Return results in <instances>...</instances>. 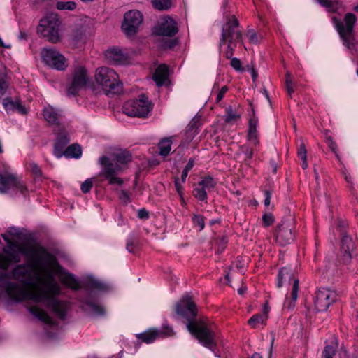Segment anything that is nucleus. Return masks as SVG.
I'll return each mask as SVG.
<instances>
[{
  "label": "nucleus",
  "mask_w": 358,
  "mask_h": 358,
  "mask_svg": "<svg viewBox=\"0 0 358 358\" xmlns=\"http://www.w3.org/2000/svg\"><path fill=\"white\" fill-rule=\"evenodd\" d=\"M19 252L29 262L18 264L12 270L11 278L20 285L6 281L4 290L7 295L15 301L29 300L35 303L36 305L29 307V312L45 324H52V320L38 307V303L47 306L60 319H64L68 303L56 299L60 287L55 275L59 274L62 282L74 290L80 288L79 281L73 274L62 271L55 257L41 246L20 248Z\"/></svg>",
  "instance_id": "1"
},
{
  "label": "nucleus",
  "mask_w": 358,
  "mask_h": 358,
  "mask_svg": "<svg viewBox=\"0 0 358 358\" xmlns=\"http://www.w3.org/2000/svg\"><path fill=\"white\" fill-rule=\"evenodd\" d=\"M177 314L188 320L187 328L204 347L214 351L216 346L215 333L213 324L207 320L194 319L196 314V307L192 299L185 296L176 305Z\"/></svg>",
  "instance_id": "2"
},
{
  "label": "nucleus",
  "mask_w": 358,
  "mask_h": 358,
  "mask_svg": "<svg viewBox=\"0 0 358 358\" xmlns=\"http://www.w3.org/2000/svg\"><path fill=\"white\" fill-rule=\"evenodd\" d=\"M116 163H113L108 157L103 156L99 159V164L102 166L100 175L106 178L110 185H120L123 180L117 175L122 172V164H125L131 160V155L127 150H120L113 154Z\"/></svg>",
  "instance_id": "3"
},
{
  "label": "nucleus",
  "mask_w": 358,
  "mask_h": 358,
  "mask_svg": "<svg viewBox=\"0 0 358 358\" xmlns=\"http://www.w3.org/2000/svg\"><path fill=\"white\" fill-rule=\"evenodd\" d=\"M96 82L102 86L107 94H118L122 91V85L118 79V75L112 69L102 66L96 70Z\"/></svg>",
  "instance_id": "4"
},
{
  "label": "nucleus",
  "mask_w": 358,
  "mask_h": 358,
  "mask_svg": "<svg viewBox=\"0 0 358 358\" xmlns=\"http://www.w3.org/2000/svg\"><path fill=\"white\" fill-rule=\"evenodd\" d=\"M333 21L336 29L343 41V45L350 50L352 51L355 46V38L354 34V26L357 21L355 14L348 13L345 14L343 21L333 17Z\"/></svg>",
  "instance_id": "5"
},
{
  "label": "nucleus",
  "mask_w": 358,
  "mask_h": 358,
  "mask_svg": "<svg viewBox=\"0 0 358 358\" xmlns=\"http://www.w3.org/2000/svg\"><path fill=\"white\" fill-rule=\"evenodd\" d=\"M122 109L128 116L146 117L152 111V105L148 97L141 94L138 99L127 101Z\"/></svg>",
  "instance_id": "6"
},
{
  "label": "nucleus",
  "mask_w": 358,
  "mask_h": 358,
  "mask_svg": "<svg viewBox=\"0 0 358 358\" xmlns=\"http://www.w3.org/2000/svg\"><path fill=\"white\" fill-rule=\"evenodd\" d=\"M292 279L294 280V283L292 288L291 299L290 301L286 298L284 303V308L288 310L293 309L295 306V303L298 298L299 292V280L293 278V273L291 271L285 267L282 268L277 275V287L281 288L287 282H289Z\"/></svg>",
  "instance_id": "7"
},
{
  "label": "nucleus",
  "mask_w": 358,
  "mask_h": 358,
  "mask_svg": "<svg viewBox=\"0 0 358 358\" xmlns=\"http://www.w3.org/2000/svg\"><path fill=\"white\" fill-rule=\"evenodd\" d=\"M59 22L56 16L49 15L43 18L38 26L37 31L53 43L60 40L59 34Z\"/></svg>",
  "instance_id": "8"
},
{
  "label": "nucleus",
  "mask_w": 358,
  "mask_h": 358,
  "mask_svg": "<svg viewBox=\"0 0 358 358\" xmlns=\"http://www.w3.org/2000/svg\"><path fill=\"white\" fill-rule=\"evenodd\" d=\"M88 82L89 76L86 69L81 66L76 67L69 80L67 95L75 96L79 91L85 87Z\"/></svg>",
  "instance_id": "9"
},
{
  "label": "nucleus",
  "mask_w": 358,
  "mask_h": 358,
  "mask_svg": "<svg viewBox=\"0 0 358 358\" xmlns=\"http://www.w3.org/2000/svg\"><path fill=\"white\" fill-rule=\"evenodd\" d=\"M243 34L242 30L239 27L238 20L233 16L223 26L222 30V37L220 38V47L224 43H239L242 41Z\"/></svg>",
  "instance_id": "10"
},
{
  "label": "nucleus",
  "mask_w": 358,
  "mask_h": 358,
  "mask_svg": "<svg viewBox=\"0 0 358 358\" xmlns=\"http://www.w3.org/2000/svg\"><path fill=\"white\" fill-rule=\"evenodd\" d=\"M43 61L52 69L63 71L68 66L64 56L53 48H43L41 51Z\"/></svg>",
  "instance_id": "11"
},
{
  "label": "nucleus",
  "mask_w": 358,
  "mask_h": 358,
  "mask_svg": "<svg viewBox=\"0 0 358 358\" xmlns=\"http://www.w3.org/2000/svg\"><path fill=\"white\" fill-rule=\"evenodd\" d=\"M293 219L289 218L282 220L277 226L275 240L281 245H286L292 243L294 240Z\"/></svg>",
  "instance_id": "12"
},
{
  "label": "nucleus",
  "mask_w": 358,
  "mask_h": 358,
  "mask_svg": "<svg viewBox=\"0 0 358 358\" xmlns=\"http://www.w3.org/2000/svg\"><path fill=\"white\" fill-rule=\"evenodd\" d=\"M143 20L141 13L136 10H129L124 14L122 29L127 36L137 33Z\"/></svg>",
  "instance_id": "13"
},
{
  "label": "nucleus",
  "mask_w": 358,
  "mask_h": 358,
  "mask_svg": "<svg viewBox=\"0 0 358 358\" xmlns=\"http://www.w3.org/2000/svg\"><path fill=\"white\" fill-rule=\"evenodd\" d=\"M336 293L327 288L319 289L315 293V306L317 311H325L336 300Z\"/></svg>",
  "instance_id": "14"
},
{
  "label": "nucleus",
  "mask_w": 358,
  "mask_h": 358,
  "mask_svg": "<svg viewBox=\"0 0 358 358\" xmlns=\"http://www.w3.org/2000/svg\"><path fill=\"white\" fill-rule=\"evenodd\" d=\"M178 31L177 22L170 17H164L157 27L154 29V33L158 36H173Z\"/></svg>",
  "instance_id": "15"
},
{
  "label": "nucleus",
  "mask_w": 358,
  "mask_h": 358,
  "mask_svg": "<svg viewBox=\"0 0 358 358\" xmlns=\"http://www.w3.org/2000/svg\"><path fill=\"white\" fill-rule=\"evenodd\" d=\"M355 249V243L352 238L348 235H343L341 239L339 261L343 264L350 262L352 257V252Z\"/></svg>",
  "instance_id": "16"
},
{
  "label": "nucleus",
  "mask_w": 358,
  "mask_h": 358,
  "mask_svg": "<svg viewBox=\"0 0 358 358\" xmlns=\"http://www.w3.org/2000/svg\"><path fill=\"white\" fill-rule=\"evenodd\" d=\"M13 245H9L8 248H3V253L0 254V268L7 270L12 262L20 261V252L13 248Z\"/></svg>",
  "instance_id": "17"
},
{
  "label": "nucleus",
  "mask_w": 358,
  "mask_h": 358,
  "mask_svg": "<svg viewBox=\"0 0 358 358\" xmlns=\"http://www.w3.org/2000/svg\"><path fill=\"white\" fill-rule=\"evenodd\" d=\"M43 115L45 120L52 126L61 127L63 122V115L60 110L55 108L51 106L44 108Z\"/></svg>",
  "instance_id": "18"
},
{
  "label": "nucleus",
  "mask_w": 358,
  "mask_h": 358,
  "mask_svg": "<svg viewBox=\"0 0 358 358\" xmlns=\"http://www.w3.org/2000/svg\"><path fill=\"white\" fill-rule=\"evenodd\" d=\"M173 334L171 327H165L163 331L157 329L150 330L145 333L139 334L137 338L146 343H152L157 337L169 336Z\"/></svg>",
  "instance_id": "19"
},
{
  "label": "nucleus",
  "mask_w": 358,
  "mask_h": 358,
  "mask_svg": "<svg viewBox=\"0 0 358 358\" xmlns=\"http://www.w3.org/2000/svg\"><path fill=\"white\" fill-rule=\"evenodd\" d=\"M106 57L115 64H122L129 58V54L119 48H109L105 53Z\"/></svg>",
  "instance_id": "20"
},
{
  "label": "nucleus",
  "mask_w": 358,
  "mask_h": 358,
  "mask_svg": "<svg viewBox=\"0 0 358 358\" xmlns=\"http://www.w3.org/2000/svg\"><path fill=\"white\" fill-rule=\"evenodd\" d=\"M61 131L57 134L55 143L54 144V155L57 157H61L65 155V148L69 142V139L65 132L63 131V127H61Z\"/></svg>",
  "instance_id": "21"
},
{
  "label": "nucleus",
  "mask_w": 358,
  "mask_h": 358,
  "mask_svg": "<svg viewBox=\"0 0 358 358\" xmlns=\"http://www.w3.org/2000/svg\"><path fill=\"white\" fill-rule=\"evenodd\" d=\"M13 183H15V175L10 173V167L7 166L5 168L4 173H0V192H7L13 188Z\"/></svg>",
  "instance_id": "22"
},
{
  "label": "nucleus",
  "mask_w": 358,
  "mask_h": 358,
  "mask_svg": "<svg viewBox=\"0 0 358 358\" xmlns=\"http://www.w3.org/2000/svg\"><path fill=\"white\" fill-rule=\"evenodd\" d=\"M157 86L165 85L169 78V69L165 64H160L156 69L152 76Z\"/></svg>",
  "instance_id": "23"
},
{
  "label": "nucleus",
  "mask_w": 358,
  "mask_h": 358,
  "mask_svg": "<svg viewBox=\"0 0 358 358\" xmlns=\"http://www.w3.org/2000/svg\"><path fill=\"white\" fill-rule=\"evenodd\" d=\"M2 104L5 110L8 112L17 111L20 114H26L27 110L19 101H14L10 98H5L3 100Z\"/></svg>",
  "instance_id": "24"
},
{
  "label": "nucleus",
  "mask_w": 358,
  "mask_h": 358,
  "mask_svg": "<svg viewBox=\"0 0 358 358\" xmlns=\"http://www.w3.org/2000/svg\"><path fill=\"white\" fill-rule=\"evenodd\" d=\"M257 124H258V120L254 115L252 117L250 118V120L249 121L248 138L250 141H252V143L255 145H257L259 144V140H258V137H257Z\"/></svg>",
  "instance_id": "25"
},
{
  "label": "nucleus",
  "mask_w": 358,
  "mask_h": 358,
  "mask_svg": "<svg viewBox=\"0 0 358 358\" xmlns=\"http://www.w3.org/2000/svg\"><path fill=\"white\" fill-rule=\"evenodd\" d=\"M171 138H166L162 140L159 143V155L166 157L171 150Z\"/></svg>",
  "instance_id": "26"
},
{
  "label": "nucleus",
  "mask_w": 358,
  "mask_h": 358,
  "mask_svg": "<svg viewBox=\"0 0 358 358\" xmlns=\"http://www.w3.org/2000/svg\"><path fill=\"white\" fill-rule=\"evenodd\" d=\"M84 285L90 289L102 290L106 287L103 282L93 278H89L86 279Z\"/></svg>",
  "instance_id": "27"
},
{
  "label": "nucleus",
  "mask_w": 358,
  "mask_h": 358,
  "mask_svg": "<svg viewBox=\"0 0 358 358\" xmlns=\"http://www.w3.org/2000/svg\"><path fill=\"white\" fill-rule=\"evenodd\" d=\"M337 343L332 341L330 344H327L323 352L322 358H334L336 355Z\"/></svg>",
  "instance_id": "28"
},
{
  "label": "nucleus",
  "mask_w": 358,
  "mask_h": 358,
  "mask_svg": "<svg viewBox=\"0 0 358 358\" xmlns=\"http://www.w3.org/2000/svg\"><path fill=\"white\" fill-rule=\"evenodd\" d=\"M82 150L80 145L73 144L65 149V155L67 157L79 158L81 156Z\"/></svg>",
  "instance_id": "29"
},
{
  "label": "nucleus",
  "mask_w": 358,
  "mask_h": 358,
  "mask_svg": "<svg viewBox=\"0 0 358 358\" xmlns=\"http://www.w3.org/2000/svg\"><path fill=\"white\" fill-rule=\"evenodd\" d=\"M199 186H201L208 192H210L216 185L214 179L210 176L203 178L199 183Z\"/></svg>",
  "instance_id": "30"
},
{
  "label": "nucleus",
  "mask_w": 358,
  "mask_h": 358,
  "mask_svg": "<svg viewBox=\"0 0 358 358\" xmlns=\"http://www.w3.org/2000/svg\"><path fill=\"white\" fill-rule=\"evenodd\" d=\"M152 6L158 10H166L171 7V0H152Z\"/></svg>",
  "instance_id": "31"
},
{
  "label": "nucleus",
  "mask_w": 358,
  "mask_h": 358,
  "mask_svg": "<svg viewBox=\"0 0 358 358\" xmlns=\"http://www.w3.org/2000/svg\"><path fill=\"white\" fill-rule=\"evenodd\" d=\"M266 316L264 315H254L248 320V324L253 328H256L259 324H264L266 320Z\"/></svg>",
  "instance_id": "32"
},
{
  "label": "nucleus",
  "mask_w": 358,
  "mask_h": 358,
  "mask_svg": "<svg viewBox=\"0 0 358 358\" xmlns=\"http://www.w3.org/2000/svg\"><path fill=\"white\" fill-rule=\"evenodd\" d=\"M208 192L201 186H197L193 190L194 196L199 201H204L207 199Z\"/></svg>",
  "instance_id": "33"
},
{
  "label": "nucleus",
  "mask_w": 358,
  "mask_h": 358,
  "mask_svg": "<svg viewBox=\"0 0 358 358\" xmlns=\"http://www.w3.org/2000/svg\"><path fill=\"white\" fill-rule=\"evenodd\" d=\"M321 6L325 7L329 11L335 12L338 9V2L331 0H316Z\"/></svg>",
  "instance_id": "34"
},
{
  "label": "nucleus",
  "mask_w": 358,
  "mask_h": 358,
  "mask_svg": "<svg viewBox=\"0 0 358 358\" xmlns=\"http://www.w3.org/2000/svg\"><path fill=\"white\" fill-rule=\"evenodd\" d=\"M240 118V115L235 113L231 107H229L226 110V115H224V121L230 123L236 121Z\"/></svg>",
  "instance_id": "35"
},
{
  "label": "nucleus",
  "mask_w": 358,
  "mask_h": 358,
  "mask_svg": "<svg viewBox=\"0 0 358 358\" xmlns=\"http://www.w3.org/2000/svg\"><path fill=\"white\" fill-rule=\"evenodd\" d=\"M87 306L90 308V310L96 315H102L105 313V310L102 306L99 303L94 302H87L86 303Z\"/></svg>",
  "instance_id": "36"
},
{
  "label": "nucleus",
  "mask_w": 358,
  "mask_h": 358,
  "mask_svg": "<svg viewBox=\"0 0 358 358\" xmlns=\"http://www.w3.org/2000/svg\"><path fill=\"white\" fill-rule=\"evenodd\" d=\"M57 8L58 10H73L76 8V4L74 1H59L57 3Z\"/></svg>",
  "instance_id": "37"
},
{
  "label": "nucleus",
  "mask_w": 358,
  "mask_h": 358,
  "mask_svg": "<svg viewBox=\"0 0 358 358\" xmlns=\"http://www.w3.org/2000/svg\"><path fill=\"white\" fill-rule=\"evenodd\" d=\"M224 44H227V48L224 51V55L227 59H231V58H233L232 56L234 55V50L238 43H224Z\"/></svg>",
  "instance_id": "38"
},
{
  "label": "nucleus",
  "mask_w": 358,
  "mask_h": 358,
  "mask_svg": "<svg viewBox=\"0 0 358 358\" xmlns=\"http://www.w3.org/2000/svg\"><path fill=\"white\" fill-rule=\"evenodd\" d=\"M294 83L292 79L291 73L289 72H287L286 73V87L287 93L289 94V96H292V93L294 92Z\"/></svg>",
  "instance_id": "39"
},
{
  "label": "nucleus",
  "mask_w": 358,
  "mask_h": 358,
  "mask_svg": "<svg viewBox=\"0 0 358 358\" xmlns=\"http://www.w3.org/2000/svg\"><path fill=\"white\" fill-rule=\"evenodd\" d=\"M175 187L176 189V192L179 194L180 197V200L182 203H184V198H183V186L182 182H180L179 179L178 178H175L174 180Z\"/></svg>",
  "instance_id": "40"
},
{
  "label": "nucleus",
  "mask_w": 358,
  "mask_h": 358,
  "mask_svg": "<svg viewBox=\"0 0 358 358\" xmlns=\"http://www.w3.org/2000/svg\"><path fill=\"white\" fill-rule=\"evenodd\" d=\"M231 66L237 71H243L244 69L242 67L241 62L236 57H233L230 61Z\"/></svg>",
  "instance_id": "41"
},
{
  "label": "nucleus",
  "mask_w": 358,
  "mask_h": 358,
  "mask_svg": "<svg viewBox=\"0 0 358 358\" xmlns=\"http://www.w3.org/2000/svg\"><path fill=\"white\" fill-rule=\"evenodd\" d=\"M326 143L331 151L335 153L336 157L338 158V155L337 153V145L331 136L326 137Z\"/></svg>",
  "instance_id": "42"
},
{
  "label": "nucleus",
  "mask_w": 358,
  "mask_h": 358,
  "mask_svg": "<svg viewBox=\"0 0 358 358\" xmlns=\"http://www.w3.org/2000/svg\"><path fill=\"white\" fill-rule=\"evenodd\" d=\"M297 155L301 159H306L307 158V150L303 141H301V143L298 147Z\"/></svg>",
  "instance_id": "43"
},
{
  "label": "nucleus",
  "mask_w": 358,
  "mask_h": 358,
  "mask_svg": "<svg viewBox=\"0 0 358 358\" xmlns=\"http://www.w3.org/2000/svg\"><path fill=\"white\" fill-rule=\"evenodd\" d=\"M194 224L199 227L200 231L205 227V222L203 216L194 215L192 217Z\"/></svg>",
  "instance_id": "44"
},
{
  "label": "nucleus",
  "mask_w": 358,
  "mask_h": 358,
  "mask_svg": "<svg viewBox=\"0 0 358 358\" xmlns=\"http://www.w3.org/2000/svg\"><path fill=\"white\" fill-rule=\"evenodd\" d=\"M29 171L36 177L41 176V170L37 164L34 162H30L29 164Z\"/></svg>",
  "instance_id": "45"
},
{
  "label": "nucleus",
  "mask_w": 358,
  "mask_h": 358,
  "mask_svg": "<svg viewBox=\"0 0 358 358\" xmlns=\"http://www.w3.org/2000/svg\"><path fill=\"white\" fill-rule=\"evenodd\" d=\"M92 186H93V182H92V179H87L81 184L80 189H81V191L85 194V193L89 192L91 190Z\"/></svg>",
  "instance_id": "46"
},
{
  "label": "nucleus",
  "mask_w": 358,
  "mask_h": 358,
  "mask_svg": "<svg viewBox=\"0 0 358 358\" xmlns=\"http://www.w3.org/2000/svg\"><path fill=\"white\" fill-rule=\"evenodd\" d=\"M13 187H15L22 194L27 191L26 186L15 176V183L13 184Z\"/></svg>",
  "instance_id": "47"
},
{
  "label": "nucleus",
  "mask_w": 358,
  "mask_h": 358,
  "mask_svg": "<svg viewBox=\"0 0 358 358\" xmlns=\"http://www.w3.org/2000/svg\"><path fill=\"white\" fill-rule=\"evenodd\" d=\"M262 222L264 227H267L271 225L274 222L273 215L271 213L264 214L262 216Z\"/></svg>",
  "instance_id": "48"
},
{
  "label": "nucleus",
  "mask_w": 358,
  "mask_h": 358,
  "mask_svg": "<svg viewBox=\"0 0 358 358\" xmlns=\"http://www.w3.org/2000/svg\"><path fill=\"white\" fill-rule=\"evenodd\" d=\"M119 198L121 200V201L125 205L129 203L131 201L129 192L126 190H121L120 192Z\"/></svg>",
  "instance_id": "49"
},
{
  "label": "nucleus",
  "mask_w": 358,
  "mask_h": 358,
  "mask_svg": "<svg viewBox=\"0 0 358 358\" xmlns=\"http://www.w3.org/2000/svg\"><path fill=\"white\" fill-rule=\"evenodd\" d=\"M247 36L249 41L252 43H257L259 40L257 34L253 30H249L247 32Z\"/></svg>",
  "instance_id": "50"
},
{
  "label": "nucleus",
  "mask_w": 358,
  "mask_h": 358,
  "mask_svg": "<svg viewBox=\"0 0 358 358\" xmlns=\"http://www.w3.org/2000/svg\"><path fill=\"white\" fill-rule=\"evenodd\" d=\"M243 153L247 159H252L253 156V151L248 145H243L241 148Z\"/></svg>",
  "instance_id": "51"
},
{
  "label": "nucleus",
  "mask_w": 358,
  "mask_h": 358,
  "mask_svg": "<svg viewBox=\"0 0 358 358\" xmlns=\"http://www.w3.org/2000/svg\"><path fill=\"white\" fill-rule=\"evenodd\" d=\"M8 278H9V274L6 272V270H4V271H0V283L1 285V287L4 289V283L8 280Z\"/></svg>",
  "instance_id": "52"
},
{
  "label": "nucleus",
  "mask_w": 358,
  "mask_h": 358,
  "mask_svg": "<svg viewBox=\"0 0 358 358\" xmlns=\"http://www.w3.org/2000/svg\"><path fill=\"white\" fill-rule=\"evenodd\" d=\"M228 91V87L227 86H223L220 91L218 92L216 97V102H220L224 97V94Z\"/></svg>",
  "instance_id": "53"
},
{
  "label": "nucleus",
  "mask_w": 358,
  "mask_h": 358,
  "mask_svg": "<svg viewBox=\"0 0 358 358\" xmlns=\"http://www.w3.org/2000/svg\"><path fill=\"white\" fill-rule=\"evenodd\" d=\"M227 243V238L224 236L222 237L218 245V252H222L224 250Z\"/></svg>",
  "instance_id": "54"
},
{
  "label": "nucleus",
  "mask_w": 358,
  "mask_h": 358,
  "mask_svg": "<svg viewBox=\"0 0 358 358\" xmlns=\"http://www.w3.org/2000/svg\"><path fill=\"white\" fill-rule=\"evenodd\" d=\"M138 217L142 220H147L149 218V213L145 208L140 209L138 211Z\"/></svg>",
  "instance_id": "55"
},
{
  "label": "nucleus",
  "mask_w": 358,
  "mask_h": 358,
  "mask_svg": "<svg viewBox=\"0 0 358 358\" xmlns=\"http://www.w3.org/2000/svg\"><path fill=\"white\" fill-rule=\"evenodd\" d=\"M346 226L345 222L344 220H338L337 222V227L340 229L341 235H346L343 230L345 229Z\"/></svg>",
  "instance_id": "56"
},
{
  "label": "nucleus",
  "mask_w": 358,
  "mask_h": 358,
  "mask_svg": "<svg viewBox=\"0 0 358 358\" xmlns=\"http://www.w3.org/2000/svg\"><path fill=\"white\" fill-rule=\"evenodd\" d=\"M264 205L268 206L271 203V193L268 190L264 192Z\"/></svg>",
  "instance_id": "57"
},
{
  "label": "nucleus",
  "mask_w": 358,
  "mask_h": 358,
  "mask_svg": "<svg viewBox=\"0 0 358 358\" xmlns=\"http://www.w3.org/2000/svg\"><path fill=\"white\" fill-rule=\"evenodd\" d=\"M194 164V160L193 159H189L184 170L186 171L187 172H189L193 168Z\"/></svg>",
  "instance_id": "58"
},
{
  "label": "nucleus",
  "mask_w": 358,
  "mask_h": 358,
  "mask_svg": "<svg viewBox=\"0 0 358 358\" xmlns=\"http://www.w3.org/2000/svg\"><path fill=\"white\" fill-rule=\"evenodd\" d=\"M8 234L13 236H16V237H18L20 234L19 230L14 227L10 228V229L8 230Z\"/></svg>",
  "instance_id": "59"
},
{
  "label": "nucleus",
  "mask_w": 358,
  "mask_h": 358,
  "mask_svg": "<svg viewBox=\"0 0 358 358\" xmlns=\"http://www.w3.org/2000/svg\"><path fill=\"white\" fill-rule=\"evenodd\" d=\"M176 41L175 40H170L166 43L165 48H172L175 46Z\"/></svg>",
  "instance_id": "60"
},
{
  "label": "nucleus",
  "mask_w": 358,
  "mask_h": 358,
  "mask_svg": "<svg viewBox=\"0 0 358 358\" xmlns=\"http://www.w3.org/2000/svg\"><path fill=\"white\" fill-rule=\"evenodd\" d=\"M133 241H128L127 243V249L129 252H133Z\"/></svg>",
  "instance_id": "61"
},
{
  "label": "nucleus",
  "mask_w": 358,
  "mask_h": 358,
  "mask_svg": "<svg viewBox=\"0 0 358 358\" xmlns=\"http://www.w3.org/2000/svg\"><path fill=\"white\" fill-rule=\"evenodd\" d=\"M187 175H188V172H187L186 171L183 170L182 176H181V182H182V183H185V182L186 178L187 177Z\"/></svg>",
  "instance_id": "62"
},
{
  "label": "nucleus",
  "mask_w": 358,
  "mask_h": 358,
  "mask_svg": "<svg viewBox=\"0 0 358 358\" xmlns=\"http://www.w3.org/2000/svg\"><path fill=\"white\" fill-rule=\"evenodd\" d=\"M2 237L4 239V241L8 243L9 245H14V243L7 237L6 234H2Z\"/></svg>",
  "instance_id": "63"
},
{
  "label": "nucleus",
  "mask_w": 358,
  "mask_h": 358,
  "mask_svg": "<svg viewBox=\"0 0 358 358\" xmlns=\"http://www.w3.org/2000/svg\"><path fill=\"white\" fill-rule=\"evenodd\" d=\"M301 160H302L301 167L303 169H306L308 167L307 158H306V159H301Z\"/></svg>",
  "instance_id": "64"
}]
</instances>
